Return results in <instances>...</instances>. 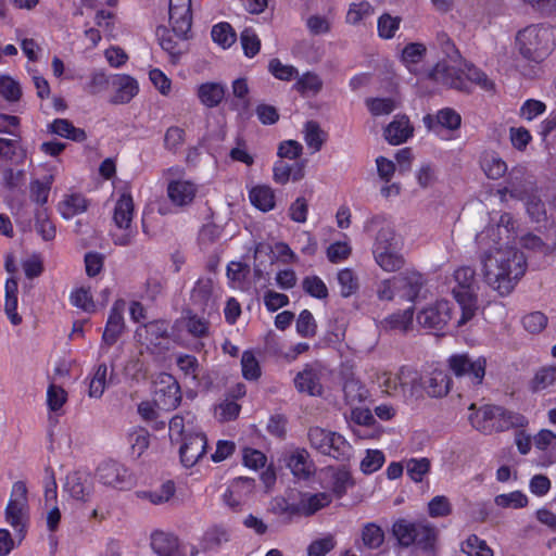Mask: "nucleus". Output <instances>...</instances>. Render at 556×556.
Returning <instances> with one entry per match:
<instances>
[{"instance_id": "1", "label": "nucleus", "mask_w": 556, "mask_h": 556, "mask_svg": "<svg viewBox=\"0 0 556 556\" xmlns=\"http://www.w3.org/2000/svg\"><path fill=\"white\" fill-rule=\"evenodd\" d=\"M515 237V220L508 213L492 216L476 236L477 245L483 250L481 276L501 296L509 295L527 270L526 257L514 244Z\"/></svg>"}, {"instance_id": "2", "label": "nucleus", "mask_w": 556, "mask_h": 556, "mask_svg": "<svg viewBox=\"0 0 556 556\" xmlns=\"http://www.w3.org/2000/svg\"><path fill=\"white\" fill-rule=\"evenodd\" d=\"M447 59L437 63L430 76L438 83L465 90L468 83H476L483 89L493 88V83L479 68L468 64L455 49L454 45L447 42Z\"/></svg>"}, {"instance_id": "3", "label": "nucleus", "mask_w": 556, "mask_h": 556, "mask_svg": "<svg viewBox=\"0 0 556 556\" xmlns=\"http://www.w3.org/2000/svg\"><path fill=\"white\" fill-rule=\"evenodd\" d=\"M376 381L383 393L404 403L422 399V376L413 368L403 366L397 371L382 370L377 374Z\"/></svg>"}, {"instance_id": "4", "label": "nucleus", "mask_w": 556, "mask_h": 556, "mask_svg": "<svg viewBox=\"0 0 556 556\" xmlns=\"http://www.w3.org/2000/svg\"><path fill=\"white\" fill-rule=\"evenodd\" d=\"M448 287L459 307L460 314L455 319V326L460 328L471 321L478 311L475 269L469 266L457 268L448 281Z\"/></svg>"}, {"instance_id": "5", "label": "nucleus", "mask_w": 556, "mask_h": 556, "mask_svg": "<svg viewBox=\"0 0 556 556\" xmlns=\"http://www.w3.org/2000/svg\"><path fill=\"white\" fill-rule=\"evenodd\" d=\"M516 45L523 58L541 62L556 46V29L541 24L527 26L518 31Z\"/></svg>"}, {"instance_id": "6", "label": "nucleus", "mask_w": 556, "mask_h": 556, "mask_svg": "<svg viewBox=\"0 0 556 556\" xmlns=\"http://www.w3.org/2000/svg\"><path fill=\"white\" fill-rule=\"evenodd\" d=\"M134 215L132 195L126 186L118 191V198L113 208L112 218L115 228L111 231V237L115 244L126 247L132 242L136 236V229L132 227Z\"/></svg>"}, {"instance_id": "7", "label": "nucleus", "mask_w": 556, "mask_h": 556, "mask_svg": "<svg viewBox=\"0 0 556 556\" xmlns=\"http://www.w3.org/2000/svg\"><path fill=\"white\" fill-rule=\"evenodd\" d=\"M3 515L5 523L12 528L15 535L25 538L29 526V506L24 482L13 483Z\"/></svg>"}, {"instance_id": "8", "label": "nucleus", "mask_w": 556, "mask_h": 556, "mask_svg": "<svg viewBox=\"0 0 556 556\" xmlns=\"http://www.w3.org/2000/svg\"><path fill=\"white\" fill-rule=\"evenodd\" d=\"M308 440L313 448L336 459H348L352 454L351 444L334 431L314 427L308 431Z\"/></svg>"}, {"instance_id": "9", "label": "nucleus", "mask_w": 556, "mask_h": 556, "mask_svg": "<svg viewBox=\"0 0 556 556\" xmlns=\"http://www.w3.org/2000/svg\"><path fill=\"white\" fill-rule=\"evenodd\" d=\"M179 167H170L166 170V195L176 207L190 206L199 193V186L191 179L180 176Z\"/></svg>"}, {"instance_id": "10", "label": "nucleus", "mask_w": 556, "mask_h": 556, "mask_svg": "<svg viewBox=\"0 0 556 556\" xmlns=\"http://www.w3.org/2000/svg\"><path fill=\"white\" fill-rule=\"evenodd\" d=\"M446 365L455 377H467L472 386H480L488 361L484 356L471 357L468 353H454L447 357Z\"/></svg>"}, {"instance_id": "11", "label": "nucleus", "mask_w": 556, "mask_h": 556, "mask_svg": "<svg viewBox=\"0 0 556 556\" xmlns=\"http://www.w3.org/2000/svg\"><path fill=\"white\" fill-rule=\"evenodd\" d=\"M422 122L428 131L432 132L442 140L455 139V132L462 125L460 115L451 108L439 110L434 114H427Z\"/></svg>"}, {"instance_id": "12", "label": "nucleus", "mask_w": 556, "mask_h": 556, "mask_svg": "<svg viewBox=\"0 0 556 556\" xmlns=\"http://www.w3.org/2000/svg\"><path fill=\"white\" fill-rule=\"evenodd\" d=\"M329 375L328 368L319 362L306 364L294 377V387L300 393L320 396L324 393V381Z\"/></svg>"}, {"instance_id": "13", "label": "nucleus", "mask_w": 556, "mask_h": 556, "mask_svg": "<svg viewBox=\"0 0 556 556\" xmlns=\"http://www.w3.org/2000/svg\"><path fill=\"white\" fill-rule=\"evenodd\" d=\"M163 382L167 383V390L156 391V395L162 393V397L156 400V404L147 401L138 406V413L144 420H154L157 417V407L169 410L176 408L180 402L179 386L173 377L165 376Z\"/></svg>"}, {"instance_id": "14", "label": "nucleus", "mask_w": 556, "mask_h": 556, "mask_svg": "<svg viewBox=\"0 0 556 556\" xmlns=\"http://www.w3.org/2000/svg\"><path fill=\"white\" fill-rule=\"evenodd\" d=\"M98 480L116 490H129L135 485L132 473L116 460H104L97 469Z\"/></svg>"}, {"instance_id": "15", "label": "nucleus", "mask_w": 556, "mask_h": 556, "mask_svg": "<svg viewBox=\"0 0 556 556\" xmlns=\"http://www.w3.org/2000/svg\"><path fill=\"white\" fill-rule=\"evenodd\" d=\"M255 491L251 478L239 477L230 481L222 494L223 503L233 511H240L250 502Z\"/></svg>"}, {"instance_id": "16", "label": "nucleus", "mask_w": 556, "mask_h": 556, "mask_svg": "<svg viewBox=\"0 0 556 556\" xmlns=\"http://www.w3.org/2000/svg\"><path fill=\"white\" fill-rule=\"evenodd\" d=\"M393 533L400 544L404 546L415 542L431 543L437 536V530L432 526L413 523L403 519L393 525Z\"/></svg>"}, {"instance_id": "17", "label": "nucleus", "mask_w": 556, "mask_h": 556, "mask_svg": "<svg viewBox=\"0 0 556 556\" xmlns=\"http://www.w3.org/2000/svg\"><path fill=\"white\" fill-rule=\"evenodd\" d=\"M453 318L452 308L447 301H437L427 305L417 314V321L424 328L435 331L443 330Z\"/></svg>"}, {"instance_id": "18", "label": "nucleus", "mask_w": 556, "mask_h": 556, "mask_svg": "<svg viewBox=\"0 0 556 556\" xmlns=\"http://www.w3.org/2000/svg\"><path fill=\"white\" fill-rule=\"evenodd\" d=\"M365 228L367 231L378 229L372 250H379L380 248H383V250L402 248V240L395 233L394 227L383 217H372L366 223Z\"/></svg>"}, {"instance_id": "19", "label": "nucleus", "mask_w": 556, "mask_h": 556, "mask_svg": "<svg viewBox=\"0 0 556 556\" xmlns=\"http://www.w3.org/2000/svg\"><path fill=\"white\" fill-rule=\"evenodd\" d=\"M63 490L74 501L88 502L93 494V479L87 471H73L66 476Z\"/></svg>"}, {"instance_id": "20", "label": "nucleus", "mask_w": 556, "mask_h": 556, "mask_svg": "<svg viewBox=\"0 0 556 556\" xmlns=\"http://www.w3.org/2000/svg\"><path fill=\"white\" fill-rule=\"evenodd\" d=\"M180 460L187 468L193 467L205 454L207 441L202 432L189 431L188 435L178 442Z\"/></svg>"}, {"instance_id": "21", "label": "nucleus", "mask_w": 556, "mask_h": 556, "mask_svg": "<svg viewBox=\"0 0 556 556\" xmlns=\"http://www.w3.org/2000/svg\"><path fill=\"white\" fill-rule=\"evenodd\" d=\"M220 298L219 289L212 279H200L192 290V302L204 314L211 315L218 308L217 300Z\"/></svg>"}, {"instance_id": "22", "label": "nucleus", "mask_w": 556, "mask_h": 556, "mask_svg": "<svg viewBox=\"0 0 556 556\" xmlns=\"http://www.w3.org/2000/svg\"><path fill=\"white\" fill-rule=\"evenodd\" d=\"M192 0H169V25L178 38H184L191 28Z\"/></svg>"}, {"instance_id": "23", "label": "nucleus", "mask_w": 556, "mask_h": 556, "mask_svg": "<svg viewBox=\"0 0 556 556\" xmlns=\"http://www.w3.org/2000/svg\"><path fill=\"white\" fill-rule=\"evenodd\" d=\"M534 190L535 185L532 177L522 167H515L510 172L507 185L501 190V193L526 201L529 195L534 193Z\"/></svg>"}, {"instance_id": "24", "label": "nucleus", "mask_w": 556, "mask_h": 556, "mask_svg": "<svg viewBox=\"0 0 556 556\" xmlns=\"http://www.w3.org/2000/svg\"><path fill=\"white\" fill-rule=\"evenodd\" d=\"M126 309V301L123 299L116 300L110 311L108 321L102 334V343L111 346L113 345L125 328L124 312Z\"/></svg>"}, {"instance_id": "25", "label": "nucleus", "mask_w": 556, "mask_h": 556, "mask_svg": "<svg viewBox=\"0 0 556 556\" xmlns=\"http://www.w3.org/2000/svg\"><path fill=\"white\" fill-rule=\"evenodd\" d=\"M395 282L397 283V296L413 302L418 298L425 285V278L420 273L412 269L396 276Z\"/></svg>"}, {"instance_id": "26", "label": "nucleus", "mask_w": 556, "mask_h": 556, "mask_svg": "<svg viewBox=\"0 0 556 556\" xmlns=\"http://www.w3.org/2000/svg\"><path fill=\"white\" fill-rule=\"evenodd\" d=\"M452 387V379L443 369L434 368L422 377V392L431 397L447 395Z\"/></svg>"}, {"instance_id": "27", "label": "nucleus", "mask_w": 556, "mask_h": 556, "mask_svg": "<svg viewBox=\"0 0 556 556\" xmlns=\"http://www.w3.org/2000/svg\"><path fill=\"white\" fill-rule=\"evenodd\" d=\"M501 407L484 405L469 415V421L473 428L483 433L497 431Z\"/></svg>"}, {"instance_id": "28", "label": "nucleus", "mask_w": 556, "mask_h": 556, "mask_svg": "<svg viewBox=\"0 0 556 556\" xmlns=\"http://www.w3.org/2000/svg\"><path fill=\"white\" fill-rule=\"evenodd\" d=\"M414 134V127L405 115H396L386 127L384 138L393 146L406 142Z\"/></svg>"}, {"instance_id": "29", "label": "nucleus", "mask_w": 556, "mask_h": 556, "mask_svg": "<svg viewBox=\"0 0 556 556\" xmlns=\"http://www.w3.org/2000/svg\"><path fill=\"white\" fill-rule=\"evenodd\" d=\"M112 85L115 89L114 103H128L139 91L137 80L129 75H116Z\"/></svg>"}, {"instance_id": "30", "label": "nucleus", "mask_w": 556, "mask_h": 556, "mask_svg": "<svg viewBox=\"0 0 556 556\" xmlns=\"http://www.w3.org/2000/svg\"><path fill=\"white\" fill-rule=\"evenodd\" d=\"M401 249L372 250L376 264L387 273H394L402 269L405 265V258L401 254Z\"/></svg>"}, {"instance_id": "31", "label": "nucleus", "mask_w": 556, "mask_h": 556, "mask_svg": "<svg viewBox=\"0 0 556 556\" xmlns=\"http://www.w3.org/2000/svg\"><path fill=\"white\" fill-rule=\"evenodd\" d=\"M302 136L311 153L320 151L328 139L327 131L324 130L321 126L315 121H307L304 124Z\"/></svg>"}, {"instance_id": "32", "label": "nucleus", "mask_w": 556, "mask_h": 556, "mask_svg": "<svg viewBox=\"0 0 556 556\" xmlns=\"http://www.w3.org/2000/svg\"><path fill=\"white\" fill-rule=\"evenodd\" d=\"M331 503V495L326 492L321 493H303L298 502L299 515L309 516Z\"/></svg>"}, {"instance_id": "33", "label": "nucleus", "mask_w": 556, "mask_h": 556, "mask_svg": "<svg viewBox=\"0 0 556 556\" xmlns=\"http://www.w3.org/2000/svg\"><path fill=\"white\" fill-rule=\"evenodd\" d=\"M249 199L252 205L262 212H269L276 205L275 191L267 185H257L251 188Z\"/></svg>"}, {"instance_id": "34", "label": "nucleus", "mask_w": 556, "mask_h": 556, "mask_svg": "<svg viewBox=\"0 0 556 556\" xmlns=\"http://www.w3.org/2000/svg\"><path fill=\"white\" fill-rule=\"evenodd\" d=\"M168 333V324L163 320H156L140 326L136 330V338L146 344H157V340L166 337Z\"/></svg>"}, {"instance_id": "35", "label": "nucleus", "mask_w": 556, "mask_h": 556, "mask_svg": "<svg viewBox=\"0 0 556 556\" xmlns=\"http://www.w3.org/2000/svg\"><path fill=\"white\" fill-rule=\"evenodd\" d=\"M175 483L168 480L155 490L137 491L136 496L137 498L148 501L153 505H162L169 502V500L175 495Z\"/></svg>"}, {"instance_id": "36", "label": "nucleus", "mask_w": 556, "mask_h": 556, "mask_svg": "<svg viewBox=\"0 0 556 556\" xmlns=\"http://www.w3.org/2000/svg\"><path fill=\"white\" fill-rule=\"evenodd\" d=\"M88 202L86 198L79 193L66 194L58 204V211L65 219H71L86 212Z\"/></svg>"}, {"instance_id": "37", "label": "nucleus", "mask_w": 556, "mask_h": 556, "mask_svg": "<svg viewBox=\"0 0 556 556\" xmlns=\"http://www.w3.org/2000/svg\"><path fill=\"white\" fill-rule=\"evenodd\" d=\"M197 94L203 105L215 108L225 97V86L219 83L207 81L198 87Z\"/></svg>"}, {"instance_id": "38", "label": "nucleus", "mask_w": 556, "mask_h": 556, "mask_svg": "<svg viewBox=\"0 0 556 556\" xmlns=\"http://www.w3.org/2000/svg\"><path fill=\"white\" fill-rule=\"evenodd\" d=\"M5 303L4 311L12 325L22 323V317L17 313V281L14 278H8L4 286Z\"/></svg>"}, {"instance_id": "39", "label": "nucleus", "mask_w": 556, "mask_h": 556, "mask_svg": "<svg viewBox=\"0 0 556 556\" xmlns=\"http://www.w3.org/2000/svg\"><path fill=\"white\" fill-rule=\"evenodd\" d=\"M293 89L303 97H314L323 89V79L314 72H306L298 77Z\"/></svg>"}, {"instance_id": "40", "label": "nucleus", "mask_w": 556, "mask_h": 556, "mask_svg": "<svg viewBox=\"0 0 556 556\" xmlns=\"http://www.w3.org/2000/svg\"><path fill=\"white\" fill-rule=\"evenodd\" d=\"M70 303L86 313L97 312V304L93 300L91 288L77 286L70 293Z\"/></svg>"}, {"instance_id": "41", "label": "nucleus", "mask_w": 556, "mask_h": 556, "mask_svg": "<svg viewBox=\"0 0 556 556\" xmlns=\"http://www.w3.org/2000/svg\"><path fill=\"white\" fill-rule=\"evenodd\" d=\"M413 317H414V311L412 307L405 309L401 313H395L380 323L381 329L386 331H400V332H406L413 324Z\"/></svg>"}, {"instance_id": "42", "label": "nucleus", "mask_w": 556, "mask_h": 556, "mask_svg": "<svg viewBox=\"0 0 556 556\" xmlns=\"http://www.w3.org/2000/svg\"><path fill=\"white\" fill-rule=\"evenodd\" d=\"M109 368L105 364H99L90 374L88 395L100 399L108 386Z\"/></svg>"}, {"instance_id": "43", "label": "nucleus", "mask_w": 556, "mask_h": 556, "mask_svg": "<svg viewBox=\"0 0 556 556\" xmlns=\"http://www.w3.org/2000/svg\"><path fill=\"white\" fill-rule=\"evenodd\" d=\"M127 442L131 455L140 457L150 445V434L141 427H132L127 432Z\"/></svg>"}, {"instance_id": "44", "label": "nucleus", "mask_w": 556, "mask_h": 556, "mask_svg": "<svg viewBox=\"0 0 556 556\" xmlns=\"http://www.w3.org/2000/svg\"><path fill=\"white\" fill-rule=\"evenodd\" d=\"M178 325L184 326L188 333L194 338H203L208 334V323L204 317H200L192 312H187L179 320Z\"/></svg>"}, {"instance_id": "45", "label": "nucleus", "mask_w": 556, "mask_h": 556, "mask_svg": "<svg viewBox=\"0 0 556 556\" xmlns=\"http://www.w3.org/2000/svg\"><path fill=\"white\" fill-rule=\"evenodd\" d=\"M0 156L21 164L26 160V151L17 139L0 138Z\"/></svg>"}, {"instance_id": "46", "label": "nucleus", "mask_w": 556, "mask_h": 556, "mask_svg": "<svg viewBox=\"0 0 556 556\" xmlns=\"http://www.w3.org/2000/svg\"><path fill=\"white\" fill-rule=\"evenodd\" d=\"M67 402V392L61 386L55 383L49 384L46 394V403L50 413L60 416L63 413V407Z\"/></svg>"}, {"instance_id": "47", "label": "nucleus", "mask_w": 556, "mask_h": 556, "mask_svg": "<svg viewBox=\"0 0 556 556\" xmlns=\"http://www.w3.org/2000/svg\"><path fill=\"white\" fill-rule=\"evenodd\" d=\"M50 130L61 137L71 139L73 141L81 142L86 139V132L76 128L70 121L58 118L50 125Z\"/></svg>"}, {"instance_id": "48", "label": "nucleus", "mask_w": 556, "mask_h": 556, "mask_svg": "<svg viewBox=\"0 0 556 556\" xmlns=\"http://www.w3.org/2000/svg\"><path fill=\"white\" fill-rule=\"evenodd\" d=\"M481 168L490 179H498L507 172L506 163L494 153H486L481 160Z\"/></svg>"}, {"instance_id": "49", "label": "nucleus", "mask_w": 556, "mask_h": 556, "mask_svg": "<svg viewBox=\"0 0 556 556\" xmlns=\"http://www.w3.org/2000/svg\"><path fill=\"white\" fill-rule=\"evenodd\" d=\"M374 14V7L368 1L351 3L345 15V22L356 26Z\"/></svg>"}, {"instance_id": "50", "label": "nucleus", "mask_w": 556, "mask_h": 556, "mask_svg": "<svg viewBox=\"0 0 556 556\" xmlns=\"http://www.w3.org/2000/svg\"><path fill=\"white\" fill-rule=\"evenodd\" d=\"M337 281L340 287V294L343 298H350L358 290V278L353 269L343 268L337 274Z\"/></svg>"}, {"instance_id": "51", "label": "nucleus", "mask_w": 556, "mask_h": 556, "mask_svg": "<svg viewBox=\"0 0 556 556\" xmlns=\"http://www.w3.org/2000/svg\"><path fill=\"white\" fill-rule=\"evenodd\" d=\"M556 386V367L546 366L540 368L531 380V389L534 392L543 391Z\"/></svg>"}, {"instance_id": "52", "label": "nucleus", "mask_w": 556, "mask_h": 556, "mask_svg": "<svg viewBox=\"0 0 556 556\" xmlns=\"http://www.w3.org/2000/svg\"><path fill=\"white\" fill-rule=\"evenodd\" d=\"M178 542L179 540L168 532L156 530L151 534V547L159 556L165 555Z\"/></svg>"}, {"instance_id": "53", "label": "nucleus", "mask_w": 556, "mask_h": 556, "mask_svg": "<svg viewBox=\"0 0 556 556\" xmlns=\"http://www.w3.org/2000/svg\"><path fill=\"white\" fill-rule=\"evenodd\" d=\"M402 18L400 16H392L384 13L378 17L377 31L381 39L389 40L394 38L396 31L400 29Z\"/></svg>"}, {"instance_id": "54", "label": "nucleus", "mask_w": 556, "mask_h": 556, "mask_svg": "<svg viewBox=\"0 0 556 556\" xmlns=\"http://www.w3.org/2000/svg\"><path fill=\"white\" fill-rule=\"evenodd\" d=\"M460 548L462 552L467 556H494L493 551L490 548L486 542L475 534L469 535L462 543Z\"/></svg>"}, {"instance_id": "55", "label": "nucleus", "mask_w": 556, "mask_h": 556, "mask_svg": "<svg viewBox=\"0 0 556 556\" xmlns=\"http://www.w3.org/2000/svg\"><path fill=\"white\" fill-rule=\"evenodd\" d=\"M344 399L346 403L354 406L367 399L368 392L363 383L355 379H349L343 387Z\"/></svg>"}, {"instance_id": "56", "label": "nucleus", "mask_w": 556, "mask_h": 556, "mask_svg": "<svg viewBox=\"0 0 556 556\" xmlns=\"http://www.w3.org/2000/svg\"><path fill=\"white\" fill-rule=\"evenodd\" d=\"M384 462L386 456L382 451L368 448L361 460L359 469L365 475H371L378 471Z\"/></svg>"}, {"instance_id": "57", "label": "nucleus", "mask_w": 556, "mask_h": 556, "mask_svg": "<svg viewBox=\"0 0 556 556\" xmlns=\"http://www.w3.org/2000/svg\"><path fill=\"white\" fill-rule=\"evenodd\" d=\"M35 230L45 241H51L55 238L56 229L47 210L37 211L35 215Z\"/></svg>"}, {"instance_id": "58", "label": "nucleus", "mask_w": 556, "mask_h": 556, "mask_svg": "<svg viewBox=\"0 0 556 556\" xmlns=\"http://www.w3.org/2000/svg\"><path fill=\"white\" fill-rule=\"evenodd\" d=\"M52 181V175L46 177L43 181L39 179L33 180L29 185L30 200L40 205L46 204L49 198Z\"/></svg>"}, {"instance_id": "59", "label": "nucleus", "mask_w": 556, "mask_h": 556, "mask_svg": "<svg viewBox=\"0 0 556 556\" xmlns=\"http://www.w3.org/2000/svg\"><path fill=\"white\" fill-rule=\"evenodd\" d=\"M430 460L426 457L410 458L405 463L407 476L414 482H421L430 471Z\"/></svg>"}, {"instance_id": "60", "label": "nucleus", "mask_w": 556, "mask_h": 556, "mask_svg": "<svg viewBox=\"0 0 556 556\" xmlns=\"http://www.w3.org/2000/svg\"><path fill=\"white\" fill-rule=\"evenodd\" d=\"M352 253L351 242L348 239L332 242L326 250L329 262L333 264L342 263L349 258Z\"/></svg>"}, {"instance_id": "61", "label": "nucleus", "mask_w": 556, "mask_h": 556, "mask_svg": "<svg viewBox=\"0 0 556 556\" xmlns=\"http://www.w3.org/2000/svg\"><path fill=\"white\" fill-rule=\"evenodd\" d=\"M211 35L213 41L224 49L229 48L236 41V34L228 23H219L213 26Z\"/></svg>"}, {"instance_id": "62", "label": "nucleus", "mask_w": 556, "mask_h": 556, "mask_svg": "<svg viewBox=\"0 0 556 556\" xmlns=\"http://www.w3.org/2000/svg\"><path fill=\"white\" fill-rule=\"evenodd\" d=\"M384 540L381 528L372 522L366 523L362 529V541L369 548H378Z\"/></svg>"}, {"instance_id": "63", "label": "nucleus", "mask_w": 556, "mask_h": 556, "mask_svg": "<svg viewBox=\"0 0 556 556\" xmlns=\"http://www.w3.org/2000/svg\"><path fill=\"white\" fill-rule=\"evenodd\" d=\"M0 94L10 102H15L22 94L20 83L9 75H0Z\"/></svg>"}, {"instance_id": "64", "label": "nucleus", "mask_w": 556, "mask_h": 556, "mask_svg": "<svg viewBox=\"0 0 556 556\" xmlns=\"http://www.w3.org/2000/svg\"><path fill=\"white\" fill-rule=\"evenodd\" d=\"M287 465L298 478H305L309 475V464L304 452H293L289 456Z\"/></svg>"}]
</instances>
